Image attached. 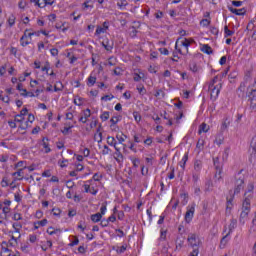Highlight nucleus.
<instances>
[{
    "instance_id": "1",
    "label": "nucleus",
    "mask_w": 256,
    "mask_h": 256,
    "mask_svg": "<svg viewBox=\"0 0 256 256\" xmlns=\"http://www.w3.org/2000/svg\"><path fill=\"white\" fill-rule=\"evenodd\" d=\"M245 189V174L243 169L234 175V193H239Z\"/></svg>"
},
{
    "instance_id": "2",
    "label": "nucleus",
    "mask_w": 256,
    "mask_h": 256,
    "mask_svg": "<svg viewBox=\"0 0 256 256\" xmlns=\"http://www.w3.org/2000/svg\"><path fill=\"white\" fill-rule=\"evenodd\" d=\"M23 171H25V168H20L18 169V171L12 173V177H14V181L10 183L11 189H15L17 187L15 185V181H23L25 177V173Z\"/></svg>"
},
{
    "instance_id": "3",
    "label": "nucleus",
    "mask_w": 256,
    "mask_h": 256,
    "mask_svg": "<svg viewBox=\"0 0 256 256\" xmlns=\"http://www.w3.org/2000/svg\"><path fill=\"white\" fill-rule=\"evenodd\" d=\"M187 241L193 250L199 249V245H201V240L196 234H189Z\"/></svg>"
},
{
    "instance_id": "4",
    "label": "nucleus",
    "mask_w": 256,
    "mask_h": 256,
    "mask_svg": "<svg viewBox=\"0 0 256 256\" xmlns=\"http://www.w3.org/2000/svg\"><path fill=\"white\" fill-rule=\"evenodd\" d=\"M221 87L222 84L219 83L218 85L209 88L211 101H217V97H219V93H221Z\"/></svg>"
},
{
    "instance_id": "5",
    "label": "nucleus",
    "mask_w": 256,
    "mask_h": 256,
    "mask_svg": "<svg viewBox=\"0 0 256 256\" xmlns=\"http://www.w3.org/2000/svg\"><path fill=\"white\" fill-rule=\"evenodd\" d=\"M33 35H35V32H29V29H26L24 31L23 36L20 38V43H21L22 47H27V45H29L31 43L28 40L25 41V39H27V37H29L31 39V37H33Z\"/></svg>"
},
{
    "instance_id": "6",
    "label": "nucleus",
    "mask_w": 256,
    "mask_h": 256,
    "mask_svg": "<svg viewBox=\"0 0 256 256\" xmlns=\"http://www.w3.org/2000/svg\"><path fill=\"white\" fill-rule=\"evenodd\" d=\"M194 215H195V203H192L191 206H188V210L186 211V214H185L186 223L193 221Z\"/></svg>"
},
{
    "instance_id": "7",
    "label": "nucleus",
    "mask_w": 256,
    "mask_h": 256,
    "mask_svg": "<svg viewBox=\"0 0 256 256\" xmlns=\"http://www.w3.org/2000/svg\"><path fill=\"white\" fill-rule=\"evenodd\" d=\"M249 101H250V109L252 111H255L256 109V89H252L251 92L248 95Z\"/></svg>"
},
{
    "instance_id": "8",
    "label": "nucleus",
    "mask_w": 256,
    "mask_h": 256,
    "mask_svg": "<svg viewBox=\"0 0 256 256\" xmlns=\"http://www.w3.org/2000/svg\"><path fill=\"white\" fill-rule=\"evenodd\" d=\"M233 199H235V194H230L226 197V213H231L233 209Z\"/></svg>"
},
{
    "instance_id": "9",
    "label": "nucleus",
    "mask_w": 256,
    "mask_h": 256,
    "mask_svg": "<svg viewBox=\"0 0 256 256\" xmlns=\"http://www.w3.org/2000/svg\"><path fill=\"white\" fill-rule=\"evenodd\" d=\"M251 199H253L252 195H249L244 199L242 209H245V211H251Z\"/></svg>"
},
{
    "instance_id": "10",
    "label": "nucleus",
    "mask_w": 256,
    "mask_h": 256,
    "mask_svg": "<svg viewBox=\"0 0 256 256\" xmlns=\"http://www.w3.org/2000/svg\"><path fill=\"white\" fill-rule=\"evenodd\" d=\"M115 151H116V153H114L115 161H117V163H123V159H125V157L121 153V148L115 147Z\"/></svg>"
},
{
    "instance_id": "11",
    "label": "nucleus",
    "mask_w": 256,
    "mask_h": 256,
    "mask_svg": "<svg viewBox=\"0 0 256 256\" xmlns=\"http://www.w3.org/2000/svg\"><path fill=\"white\" fill-rule=\"evenodd\" d=\"M29 112V110L27 108H23L21 111H20V114H17L15 116V121L17 123H22V121L25 119V117H23L24 115H27V113Z\"/></svg>"
},
{
    "instance_id": "12",
    "label": "nucleus",
    "mask_w": 256,
    "mask_h": 256,
    "mask_svg": "<svg viewBox=\"0 0 256 256\" xmlns=\"http://www.w3.org/2000/svg\"><path fill=\"white\" fill-rule=\"evenodd\" d=\"M251 147H252V152L250 154L249 161H250V163H253V159H256V140H255V138L252 139Z\"/></svg>"
},
{
    "instance_id": "13",
    "label": "nucleus",
    "mask_w": 256,
    "mask_h": 256,
    "mask_svg": "<svg viewBox=\"0 0 256 256\" xmlns=\"http://www.w3.org/2000/svg\"><path fill=\"white\" fill-rule=\"evenodd\" d=\"M102 46L107 51H113L114 43H113V41H109V39H105L102 41Z\"/></svg>"
},
{
    "instance_id": "14",
    "label": "nucleus",
    "mask_w": 256,
    "mask_h": 256,
    "mask_svg": "<svg viewBox=\"0 0 256 256\" xmlns=\"http://www.w3.org/2000/svg\"><path fill=\"white\" fill-rule=\"evenodd\" d=\"M91 117V109L87 108L83 112V116L79 118L80 123H87V118Z\"/></svg>"
},
{
    "instance_id": "15",
    "label": "nucleus",
    "mask_w": 256,
    "mask_h": 256,
    "mask_svg": "<svg viewBox=\"0 0 256 256\" xmlns=\"http://www.w3.org/2000/svg\"><path fill=\"white\" fill-rule=\"evenodd\" d=\"M230 12H232L234 15H245L247 13V10L245 8L242 9H237V8H233V7H229L228 8Z\"/></svg>"
},
{
    "instance_id": "16",
    "label": "nucleus",
    "mask_w": 256,
    "mask_h": 256,
    "mask_svg": "<svg viewBox=\"0 0 256 256\" xmlns=\"http://www.w3.org/2000/svg\"><path fill=\"white\" fill-rule=\"evenodd\" d=\"M189 68H190V71H192V73H199V71H201V67L197 65V62L195 61L190 62Z\"/></svg>"
},
{
    "instance_id": "17",
    "label": "nucleus",
    "mask_w": 256,
    "mask_h": 256,
    "mask_svg": "<svg viewBox=\"0 0 256 256\" xmlns=\"http://www.w3.org/2000/svg\"><path fill=\"white\" fill-rule=\"evenodd\" d=\"M201 51L206 53V55H213V48L209 44L202 45Z\"/></svg>"
},
{
    "instance_id": "18",
    "label": "nucleus",
    "mask_w": 256,
    "mask_h": 256,
    "mask_svg": "<svg viewBox=\"0 0 256 256\" xmlns=\"http://www.w3.org/2000/svg\"><path fill=\"white\" fill-rule=\"evenodd\" d=\"M66 197L68 199H74L76 203H79V201L83 199V196L77 194L73 195V193H66Z\"/></svg>"
},
{
    "instance_id": "19",
    "label": "nucleus",
    "mask_w": 256,
    "mask_h": 256,
    "mask_svg": "<svg viewBox=\"0 0 256 256\" xmlns=\"http://www.w3.org/2000/svg\"><path fill=\"white\" fill-rule=\"evenodd\" d=\"M180 45L185 47L186 53H189V47H191V41L189 39L184 38V40L180 41Z\"/></svg>"
},
{
    "instance_id": "20",
    "label": "nucleus",
    "mask_w": 256,
    "mask_h": 256,
    "mask_svg": "<svg viewBox=\"0 0 256 256\" xmlns=\"http://www.w3.org/2000/svg\"><path fill=\"white\" fill-rule=\"evenodd\" d=\"M236 227H237V220L231 219V222L228 226V229H229L228 235H231V233H233V229H235Z\"/></svg>"
},
{
    "instance_id": "21",
    "label": "nucleus",
    "mask_w": 256,
    "mask_h": 256,
    "mask_svg": "<svg viewBox=\"0 0 256 256\" xmlns=\"http://www.w3.org/2000/svg\"><path fill=\"white\" fill-rule=\"evenodd\" d=\"M107 143L110 145V147H117V140H115V137L113 136H108L107 137Z\"/></svg>"
},
{
    "instance_id": "22",
    "label": "nucleus",
    "mask_w": 256,
    "mask_h": 256,
    "mask_svg": "<svg viewBox=\"0 0 256 256\" xmlns=\"http://www.w3.org/2000/svg\"><path fill=\"white\" fill-rule=\"evenodd\" d=\"M97 83V77L90 75L87 79V85L88 87H93Z\"/></svg>"
},
{
    "instance_id": "23",
    "label": "nucleus",
    "mask_w": 256,
    "mask_h": 256,
    "mask_svg": "<svg viewBox=\"0 0 256 256\" xmlns=\"http://www.w3.org/2000/svg\"><path fill=\"white\" fill-rule=\"evenodd\" d=\"M102 218L103 216L101 215V213L91 215V221H93V223H99V221H101Z\"/></svg>"
},
{
    "instance_id": "24",
    "label": "nucleus",
    "mask_w": 256,
    "mask_h": 256,
    "mask_svg": "<svg viewBox=\"0 0 256 256\" xmlns=\"http://www.w3.org/2000/svg\"><path fill=\"white\" fill-rule=\"evenodd\" d=\"M46 141H49V138H43L42 140V145L45 149V153H51V148L49 147V143H47Z\"/></svg>"
},
{
    "instance_id": "25",
    "label": "nucleus",
    "mask_w": 256,
    "mask_h": 256,
    "mask_svg": "<svg viewBox=\"0 0 256 256\" xmlns=\"http://www.w3.org/2000/svg\"><path fill=\"white\" fill-rule=\"evenodd\" d=\"M213 163L216 171L223 170L221 163L219 162V157L213 158Z\"/></svg>"
},
{
    "instance_id": "26",
    "label": "nucleus",
    "mask_w": 256,
    "mask_h": 256,
    "mask_svg": "<svg viewBox=\"0 0 256 256\" xmlns=\"http://www.w3.org/2000/svg\"><path fill=\"white\" fill-rule=\"evenodd\" d=\"M13 229H15V233H20L21 229L23 228V224L21 222H15L12 225Z\"/></svg>"
},
{
    "instance_id": "27",
    "label": "nucleus",
    "mask_w": 256,
    "mask_h": 256,
    "mask_svg": "<svg viewBox=\"0 0 256 256\" xmlns=\"http://www.w3.org/2000/svg\"><path fill=\"white\" fill-rule=\"evenodd\" d=\"M223 173V170H216L215 173V181H218V183H221V181H223V176H221V174Z\"/></svg>"
},
{
    "instance_id": "28",
    "label": "nucleus",
    "mask_w": 256,
    "mask_h": 256,
    "mask_svg": "<svg viewBox=\"0 0 256 256\" xmlns=\"http://www.w3.org/2000/svg\"><path fill=\"white\" fill-rule=\"evenodd\" d=\"M228 237H229V233H227V234L221 239V241H220V247H221V249H223V248L225 247V245H227V243H228V241H229Z\"/></svg>"
},
{
    "instance_id": "29",
    "label": "nucleus",
    "mask_w": 256,
    "mask_h": 256,
    "mask_svg": "<svg viewBox=\"0 0 256 256\" xmlns=\"http://www.w3.org/2000/svg\"><path fill=\"white\" fill-rule=\"evenodd\" d=\"M205 191L211 192L213 191V181L207 180L205 183Z\"/></svg>"
},
{
    "instance_id": "30",
    "label": "nucleus",
    "mask_w": 256,
    "mask_h": 256,
    "mask_svg": "<svg viewBox=\"0 0 256 256\" xmlns=\"http://www.w3.org/2000/svg\"><path fill=\"white\" fill-rule=\"evenodd\" d=\"M47 233H48V235H57V233H61V230L60 229L55 230V228L49 227L47 229Z\"/></svg>"
},
{
    "instance_id": "31",
    "label": "nucleus",
    "mask_w": 256,
    "mask_h": 256,
    "mask_svg": "<svg viewBox=\"0 0 256 256\" xmlns=\"http://www.w3.org/2000/svg\"><path fill=\"white\" fill-rule=\"evenodd\" d=\"M35 5L40 7V9H43L44 7H47V1L46 0H38L36 1Z\"/></svg>"
},
{
    "instance_id": "32",
    "label": "nucleus",
    "mask_w": 256,
    "mask_h": 256,
    "mask_svg": "<svg viewBox=\"0 0 256 256\" xmlns=\"http://www.w3.org/2000/svg\"><path fill=\"white\" fill-rule=\"evenodd\" d=\"M203 166V163L201 162V160H196L194 162V169L195 171H201V167Z\"/></svg>"
},
{
    "instance_id": "33",
    "label": "nucleus",
    "mask_w": 256,
    "mask_h": 256,
    "mask_svg": "<svg viewBox=\"0 0 256 256\" xmlns=\"http://www.w3.org/2000/svg\"><path fill=\"white\" fill-rule=\"evenodd\" d=\"M189 159V154H185L184 157L182 158V161L180 162V166L182 169H185V165L187 164V161Z\"/></svg>"
},
{
    "instance_id": "34",
    "label": "nucleus",
    "mask_w": 256,
    "mask_h": 256,
    "mask_svg": "<svg viewBox=\"0 0 256 256\" xmlns=\"http://www.w3.org/2000/svg\"><path fill=\"white\" fill-rule=\"evenodd\" d=\"M22 97H37L35 93L28 92L27 89L23 90V93L20 94Z\"/></svg>"
},
{
    "instance_id": "35",
    "label": "nucleus",
    "mask_w": 256,
    "mask_h": 256,
    "mask_svg": "<svg viewBox=\"0 0 256 256\" xmlns=\"http://www.w3.org/2000/svg\"><path fill=\"white\" fill-rule=\"evenodd\" d=\"M248 216H249V211L243 209L240 214V222H242L243 219H247Z\"/></svg>"
},
{
    "instance_id": "36",
    "label": "nucleus",
    "mask_w": 256,
    "mask_h": 256,
    "mask_svg": "<svg viewBox=\"0 0 256 256\" xmlns=\"http://www.w3.org/2000/svg\"><path fill=\"white\" fill-rule=\"evenodd\" d=\"M224 33H225V37H232V35L235 33L234 31L229 30L228 26L224 27Z\"/></svg>"
},
{
    "instance_id": "37",
    "label": "nucleus",
    "mask_w": 256,
    "mask_h": 256,
    "mask_svg": "<svg viewBox=\"0 0 256 256\" xmlns=\"http://www.w3.org/2000/svg\"><path fill=\"white\" fill-rule=\"evenodd\" d=\"M204 145H205V141H203V140H198V142H197V144H196V147L198 148V153H199L200 151H203Z\"/></svg>"
},
{
    "instance_id": "38",
    "label": "nucleus",
    "mask_w": 256,
    "mask_h": 256,
    "mask_svg": "<svg viewBox=\"0 0 256 256\" xmlns=\"http://www.w3.org/2000/svg\"><path fill=\"white\" fill-rule=\"evenodd\" d=\"M253 189H255V184L253 182L248 183L245 193H252Z\"/></svg>"
},
{
    "instance_id": "39",
    "label": "nucleus",
    "mask_w": 256,
    "mask_h": 256,
    "mask_svg": "<svg viewBox=\"0 0 256 256\" xmlns=\"http://www.w3.org/2000/svg\"><path fill=\"white\" fill-rule=\"evenodd\" d=\"M200 25H203V27H209V25H211V20L204 18L200 21Z\"/></svg>"
},
{
    "instance_id": "40",
    "label": "nucleus",
    "mask_w": 256,
    "mask_h": 256,
    "mask_svg": "<svg viewBox=\"0 0 256 256\" xmlns=\"http://www.w3.org/2000/svg\"><path fill=\"white\" fill-rule=\"evenodd\" d=\"M202 131H203V133H207V131H209V128H207V124L202 123V124L200 125L199 133L201 134Z\"/></svg>"
},
{
    "instance_id": "41",
    "label": "nucleus",
    "mask_w": 256,
    "mask_h": 256,
    "mask_svg": "<svg viewBox=\"0 0 256 256\" xmlns=\"http://www.w3.org/2000/svg\"><path fill=\"white\" fill-rule=\"evenodd\" d=\"M73 241L68 244L69 247H75V245H79V238L77 236H73Z\"/></svg>"
},
{
    "instance_id": "42",
    "label": "nucleus",
    "mask_w": 256,
    "mask_h": 256,
    "mask_svg": "<svg viewBox=\"0 0 256 256\" xmlns=\"http://www.w3.org/2000/svg\"><path fill=\"white\" fill-rule=\"evenodd\" d=\"M15 19V15L13 14L8 18L9 27H13V25H15Z\"/></svg>"
},
{
    "instance_id": "43",
    "label": "nucleus",
    "mask_w": 256,
    "mask_h": 256,
    "mask_svg": "<svg viewBox=\"0 0 256 256\" xmlns=\"http://www.w3.org/2000/svg\"><path fill=\"white\" fill-rule=\"evenodd\" d=\"M119 121H121V119H119V116H114L110 119V122L112 123L111 127H113V125H117V123H119Z\"/></svg>"
},
{
    "instance_id": "44",
    "label": "nucleus",
    "mask_w": 256,
    "mask_h": 256,
    "mask_svg": "<svg viewBox=\"0 0 256 256\" xmlns=\"http://www.w3.org/2000/svg\"><path fill=\"white\" fill-rule=\"evenodd\" d=\"M218 80H219V76H215V77L211 80V82H210V84H209V89H213V87H215V83H217Z\"/></svg>"
},
{
    "instance_id": "45",
    "label": "nucleus",
    "mask_w": 256,
    "mask_h": 256,
    "mask_svg": "<svg viewBox=\"0 0 256 256\" xmlns=\"http://www.w3.org/2000/svg\"><path fill=\"white\" fill-rule=\"evenodd\" d=\"M1 253H8L6 256H11V249L1 245Z\"/></svg>"
},
{
    "instance_id": "46",
    "label": "nucleus",
    "mask_w": 256,
    "mask_h": 256,
    "mask_svg": "<svg viewBox=\"0 0 256 256\" xmlns=\"http://www.w3.org/2000/svg\"><path fill=\"white\" fill-rule=\"evenodd\" d=\"M14 221H23V216H21V213H15L12 217Z\"/></svg>"
},
{
    "instance_id": "47",
    "label": "nucleus",
    "mask_w": 256,
    "mask_h": 256,
    "mask_svg": "<svg viewBox=\"0 0 256 256\" xmlns=\"http://www.w3.org/2000/svg\"><path fill=\"white\" fill-rule=\"evenodd\" d=\"M100 119L102 121H107L109 119V111H105L104 113H102Z\"/></svg>"
},
{
    "instance_id": "48",
    "label": "nucleus",
    "mask_w": 256,
    "mask_h": 256,
    "mask_svg": "<svg viewBox=\"0 0 256 256\" xmlns=\"http://www.w3.org/2000/svg\"><path fill=\"white\" fill-rule=\"evenodd\" d=\"M105 211H107V202H104L100 208V214L105 215Z\"/></svg>"
},
{
    "instance_id": "49",
    "label": "nucleus",
    "mask_w": 256,
    "mask_h": 256,
    "mask_svg": "<svg viewBox=\"0 0 256 256\" xmlns=\"http://www.w3.org/2000/svg\"><path fill=\"white\" fill-rule=\"evenodd\" d=\"M52 213H53V215H54L55 217H60V215H61V209H59V208H53V209H52Z\"/></svg>"
},
{
    "instance_id": "50",
    "label": "nucleus",
    "mask_w": 256,
    "mask_h": 256,
    "mask_svg": "<svg viewBox=\"0 0 256 256\" xmlns=\"http://www.w3.org/2000/svg\"><path fill=\"white\" fill-rule=\"evenodd\" d=\"M137 91L139 92V95H145L147 93V89H145V86L137 87Z\"/></svg>"
},
{
    "instance_id": "51",
    "label": "nucleus",
    "mask_w": 256,
    "mask_h": 256,
    "mask_svg": "<svg viewBox=\"0 0 256 256\" xmlns=\"http://www.w3.org/2000/svg\"><path fill=\"white\" fill-rule=\"evenodd\" d=\"M214 143H216V145H221L223 143V136H217L216 139L214 140Z\"/></svg>"
},
{
    "instance_id": "52",
    "label": "nucleus",
    "mask_w": 256,
    "mask_h": 256,
    "mask_svg": "<svg viewBox=\"0 0 256 256\" xmlns=\"http://www.w3.org/2000/svg\"><path fill=\"white\" fill-rule=\"evenodd\" d=\"M111 152V148H109V146L104 145V149L102 150V155H109V153Z\"/></svg>"
},
{
    "instance_id": "53",
    "label": "nucleus",
    "mask_w": 256,
    "mask_h": 256,
    "mask_svg": "<svg viewBox=\"0 0 256 256\" xmlns=\"http://www.w3.org/2000/svg\"><path fill=\"white\" fill-rule=\"evenodd\" d=\"M118 7L123 8V7H127L128 3H127V0H120L118 3H117Z\"/></svg>"
},
{
    "instance_id": "54",
    "label": "nucleus",
    "mask_w": 256,
    "mask_h": 256,
    "mask_svg": "<svg viewBox=\"0 0 256 256\" xmlns=\"http://www.w3.org/2000/svg\"><path fill=\"white\" fill-rule=\"evenodd\" d=\"M133 117L137 123L141 121V114H139V112H133Z\"/></svg>"
},
{
    "instance_id": "55",
    "label": "nucleus",
    "mask_w": 256,
    "mask_h": 256,
    "mask_svg": "<svg viewBox=\"0 0 256 256\" xmlns=\"http://www.w3.org/2000/svg\"><path fill=\"white\" fill-rule=\"evenodd\" d=\"M101 33H105V28H103L101 26H97L95 35H101Z\"/></svg>"
},
{
    "instance_id": "56",
    "label": "nucleus",
    "mask_w": 256,
    "mask_h": 256,
    "mask_svg": "<svg viewBox=\"0 0 256 256\" xmlns=\"http://www.w3.org/2000/svg\"><path fill=\"white\" fill-rule=\"evenodd\" d=\"M155 97H162V99L165 97V92L163 90H157L154 94Z\"/></svg>"
},
{
    "instance_id": "57",
    "label": "nucleus",
    "mask_w": 256,
    "mask_h": 256,
    "mask_svg": "<svg viewBox=\"0 0 256 256\" xmlns=\"http://www.w3.org/2000/svg\"><path fill=\"white\" fill-rule=\"evenodd\" d=\"M114 97L113 95H104L101 97V101H111Z\"/></svg>"
},
{
    "instance_id": "58",
    "label": "nucleus",
    "mask_w": 256,
    "mask_h": 256,
    "mask_svg": "<svg viewBox=\"0 0 256 256\" xmlns=\"http://www.w3.org/2000/svg\"><path fill=\"white\" fill-rule=\"evenodd\" d=\"M183 243H185L184 240H181V239L177 238V240H176V248H180L181 249V247H183Z\"/></svg>"
},
{
    "instance_id": "59",
    "label": "nucleus",
    "mask_w": 256,
    "mask_h": 256,
    "mask_svg": "<svg viewBox=\"0 0 256 256\" xmlns=\"http://www.w3.org/2000/svg\"><path fill=\"white\" fill-rule=\"evenodd\" d=\"M210 33H212V35H219V29L215 28L214 26H211Z\"/></svg>"
},
{
    "instance_id": "60",
    "label": "nucleus",
    "mask_w": 256,
    "mask_h": 256,
    "mask_svg": "<svg viewBox=\"0 0 256 256\" xmlns=\"http://www.w3.org/2000/svg\"><path fill=\"white\" fill-rule=\"evenodd\" d=\"M2 211L5 215V219H7V214L11 211V208H9V206H5L2 208Z\"/></svg>"
},
{
    "instance_id": "61",
    "label": "nucleus",
    "mask_w": 256,
    "mask_h": 256,
    "mask_svg": "<svg viewBox=\"0 0 256 256\" xmlns=\"http://www.w3.org/2000/svg\"><path fill=\"white\" fill-rule=\"evenodd\" d=\"M2 187H8L9 186V181L7 180V177H4L1 181Z\"/></svg>"
},
{
    "instance_id": "62",
    "label": "nucleus",
    "mask_w": 256,
    "mask_h": 256,
    "mask_svg": "<svg viewBox=\"0 0 256 256\" xmlns=\"http://www.w3.org/2000/svg\"><path fill=\"white\" fill-rule=\"evenodd\" d=\"M161 55H169V50L167 48H159Z\"/></svg>"
},
{
    "instance_id": "63",
    "label": "nucleus",
    "mask_w": 256,
    "mask_h": 256,
    "mask_svg": "<svg viewBox=\"0 0 256 256\" xmlns=\"http://www.w3.org/2000/svg\"><path fill=\"white\" fill-rule=\"evenodd\" d=\"M101 227H109V220L103 219L100 223Z\"/></svg>"
},
{
    "instance_id": "64",
    "label": "nucleus",
    "mask_w": 256,
    "mask_h": 256,
    "mask_svg": "<svg viewBox=\"0 0 256 256\" xmlns=\"http://www.w3.org/2000/svg\"><path fill=\"white\" fill-rule=\"evenodd\" d=\"M199 255V248H195L189 256H198Z\"/></svg>"
}]
</instances>
